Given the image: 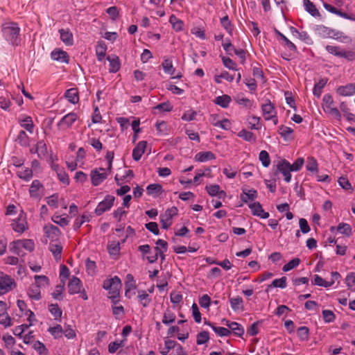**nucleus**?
<instances>
[{
	"instance_id": "f257e3e1",
	"label": "nucleus",
	"mask_w": 355,
	"mask_h": 355,
	"mask_svg": "<svg viewBox=\"0 0 355 355\" xmlns=\"http://www.w3.org/2000/svg\"><path fill=\"white\" fill-rule=\"evenodd\" d=\"M1 33L6 42L12 46H17L20 44V27L15 21H6L1 25Z\"/></svg>"
},
{
	"instance_id": "f03ea898",
	"label": "nucleus",
	"mask_w": 355,
	"mask_h": 355,
	"mask_svg": "<svg viewBox=\"0 0 355 355\" xmlns=\"http://www.w3.org/2000/svg\"><path fill=\"white\" fill-rule=\"evenodd\" d=\"M23 249L28 252H33L35 250V243L32 239H18L13 241L9 244L10 251L19 256L22 261H24L26 253Z\"/></svg>"
},
{
	"instance_id": "7ed1b4c3",
	"label": "nucleus",
	"mask_w": 355,
	"mask_h": 355,
	"mask_svg": "<svg viewBox=\"0 0 355 355\" xmlns=\"http://www.w3.org/2000/svg\"><path fill=\"white\" fill-rule=\"evenodd\" d=\"M103 288L109 291V297L112 300L114 304L119 302L120 289L121 288V281L117 276H114L103 282Z\"/></svg>"
},
{
	"instance_id": "20e7f679",
	"label": "nucleus",
	"mask_w": 355,
	"mask_h": 355,
	"mask_svg": "<svg viewBox=\"0 0 355 355\" xmlns=\"http://www.w3.org/2000/svg\"><path fill=\"white\" fill-rule=\"evenodd\" d=\"M334 99L331 94H326L322 98V108L326 113H328L336 119H340L341 114L338 108L334 107Z\"/></svg>"
},
{
	"instance_id": "39448f33",
	"label": "nucleus",
	"mask_w": 355,
	"mask_h": 355,
	"mask_svg": "<svg viewBox=\"0 0 355 355\" xmlns=\"http://www.w3.org/2000/svg\"><path fill=\"white\" fill-rule=\"evenodd\" d=\"M15 286L14 279L2 272H0V296L12 291Z\"/></svg>"
},
{
	"instance_id": "423d86ee",
	"label": "nucleus",
	"mask_w": 355,
	"mask_h": 355,
	"mask_svg": "<svg viewBox=\"0 0 355 355\" xmlns=\"http://www.w3.org/2000/svg\"><path fill=\"white\" fill-rule=\"evenodd\" d=\"M328 53L339 58H344L348 60H352L355 58V53L350 51H345L339 46L327 45L325 47Z\"/></svg>"
},
{
	"instance_id": "0eeeda50",
	"label": "nucleus",
	"mask_w": 355,
	"mask_h": 355,
	"mask_svg": "<svg viewBox=\"0 0 355 355\" xmlns=\"http://www.w3.org/2000/svg\"><path fill=\"white\" fill-rule=\"evenodd\" d=\"M78 116L75 112H69L64 115L57 123V127L60 130L64 131L70 128L76 121Z\"/></svg>"
},
{
	"instance_id": "6e6552de",
	"label": "nucleus",
	"mask_w": 355,
	"mask_h": 355,
	"mask_svg": "<svg viewBox=\"0 0 355 355\" xmlns=\"http://www.w3.org/2000/svg\"><path fill=\"white\" fill-rule=\"evenodd\" d=\"M313 31L315 35L323 38H334L338 40L340 37L338 36L339 33L335 32V31L324 26V25H316L313 28Z\"/></svg>"
},
{
	"instance_id": "1a4fd4ad",
	"label": "nucleus",
	"mask_w": 355,
	"mask_h": 355,
	"mask_svg": "<svg viewBox=\"0 0 355 355\" xmlns=\"http://www.w3.org/2000/svg\"><path fill=\"white\" fill-rule=\"evenodd\" d=\"M115 198L111 195H107L104 200L100 202L95 209V214L97 216H101L105 211L110 210L113 206Z\"/></svg>"
},
{
	"instance_id": "9d476101",
	"label": "nucleus",
	"mask_w": 355,
	"mask_h": 355,
	"mask_svg": "<svg viewBox=\"0 0 355 355\" xmlns=\"http://www.w3.org/2000/svg\"><path fill=\"white\" fill-rule=\"evenodd\" d=\"M90 175L92 185L96 187L107 178L108 173L105 168H99L92 170Z\"/></svg>"
},
{
	"instance_id": "9b49d317",
	"label": "nucleus",
	"mask_w": 355,
	"mask_h": 355,
	"mask_svg": "<svg viewBox=\"0 0 355 355\" xmlns=\"http://www.w3.org/2000/svg\"><path fill=\"white\" fill-rule=\"evenodd\" d=\"M277 168L284 177V181L290 182L291 180V172L293 171L291 164L286 159L279 161Z\"/></svg>"
},
{
	"instance_id": "f8f14e48",
	"label": "nucleus",
	"mask_w": 355,
	"mask_h": 355,
	"mask_svg": "<svg viewBox=\"0 0 355 355\" xmlns=\"http://www.w3.org/2000/svg\"><path fill=\"white\" fill-rule=\"evenodd\" d=\"M43 191L42 184L38 180H33L29 189L30 196L35 199H40L43 196Z\"/></svg>"
},
{
	"instance_id": "ddd939ff",
	"label": "nucleus",
	"mask_w": 355,
	"mask_h": 355,
	"mask_svg": "<svg viewBox=\"0 0 355 355\" xmlns=\"http://www.w3.org/2000/svg\"><path fill=\"white\" fill-rule=\"evenodd\" d=\"M261 110L263 116L266 121L272 119V116L277 114L274 105L268 99L266 100L265 103L262 104Z\"/></svg>"
},
{
	"instance_id": "4468645a",
	"label": "nucleus",
	"mask_w": 355,
	"mask_h": 355,
	"mask_svg": "<svg viewBox=\"0 0 355 355\" xmlns=\"http://www.w3.org/2000/svg\"><path fill=\"white\" fill-rule=\"evenodd\" d=\"M12 230L18 233H23L27 228V223L22 214H19L17 219L11 223Z\"/></svg>"
},
{
	"instance_id": "2eb2a0df",
	"label": "nucleus",
	"mask_w": 355,
	"mask_h": 355,
	"mask_svg": "<svg viewBox=\"0 0 355 355\" xmlns=\"http://www.w3.org/2000/svg\"><path fill=\"white\" fill-rule=\"evenodd\" d=\"M249 208L251 209L252 214L256 216H259L261 218H268L269 217V213L266 212L262 208L261 205L259 202H254L248 205Z\"/></svg>"
},
{
	"instance_id": "dca6fc26",
	"label": "nucleus",
	"mask_w": 355,
	"mask_h": 355,
	"mask_svg": "<svg viewBox=\"0 0 355 355\" xmlns=\"http://www.w3.org/2000/svg\"><path fill=\"white\" fill-rule=\"evenodd\" d=\"M44 231L46 236L49 239H51V241H59L58 238L61 234V232L58 227L51 224H48L44 226Z\"/></svg>"
},
{
	"instance_id": "f3484780",
	"label": "nucleus",
	"mask_w": 355,
	"mask_h": 355,
	"mask_svg": "<svg viewBox=\"0 0 355 355\" xmlns=\"http://www.w3.org/2000/svg\"><path fill=\"white\" fill-rule=\"evenodd\" d=\"M17 121L20 126L26 130L30 134L33 133L35 125L31 116H21L18 119Z\"/></svg>"
},
{
	"instance_id": "a211bd4d",
	"label": "nucleus",
	"mask_w": 355,
	"mask_h": 355,
	"mask_svg": "<svg viewBox=\"0 0 355 355\" xmlns=\"http://www.w3.org/2000/svg\"><path fill=\"white\" fill-rule=\"evenodd\" d=\"M49 249L52 252L55 260H60L62 251V245L60 241H51Z\"/></svg>"
},
{
	"instance_id": "6ab92c4d",
	"label": "nucleus",
	"mask_w": 355,
	"mask_h": 355,
	"mask_svg": "<svg viewBox=\"0 0 355 355\" xmlns=\"http://www.w3.org/2000/svg\"><path fill=\"white\" fill-rule=\"evenodd\" d=\"M51 58L53 60L68 64L69 57L68 53L61 49H55L51 53Z\"/></svg>"
},
{
	"instance_id": "aec40b11",
	"label": "nucleus",
	"mask_w": 355,
	"mask_h": 355,
	"mask_svg": "<svg viewBox=\"0 0 355 355\" xmlns=\"http://www.w3.org/2000/svg\"><path fill=\"white\" fill-rule=\"evenodd\" d=\"M291 33L292 35L297 38H299L301 41L304 42L307 44H312L313 43L312 39L309 36V35L306 31L300 32L297 28L294 27H291L290 28Z\"/></svg>"
},
{
	"instance_id": "412c9836",
	"label": "nucleus",
	"mask_w": 355,
	"mask_h": 355,
	"mask_svg": "<svg viewBox=\"0 0 355 355\" xmlns=\"http://www.w3.org/2000/svg\"><path fill=\"white\" fill-rule=\"evenodd\" d=\"M146 146L147 142L146 141H141L137 144L132 150V158L134 160L139 161L141 159L145 152Z\"/></svg>"
},
{
	"instance_id": "4be33fe9",
	"label": "nucleus",
	"mask_w": 355,
	"mask_h": 355,
	"mask_svg": "<svg viewBox=\"0 0 355 355\" xmlns=\"http://www.w3.org/2000/svg\"><path fill=\"white\" fill-rule=\"evenodd\" d=\"M82 284L79 278L73 277L68 284V289L70 295L76 294L80 292Z\"/></svg>"
},
{
	"instance_id": "5701e85b",
	"label": "nucleus",
	"mask_w": 355,
	"mask_h": 355,
	"mask_svg": "<svg viewBox=\"0 0 355 355\" xmlns=\"http://www.w3.org/2000/svg\"><path fill=\"white\" fill-rule=\"evenodd\" d=\"M336 92L343 96H353L355 94V85L347 84L345 86H340L337 88Z\"/></svg>"
},
{
	"instance_id": "b1692460",
	"label": "nucleus",
	"mask_w": 355,
	"mask_h": 355,
	"mask_svg": "<svg viewBox=\"0 0 355 355\" xmlns=\"http://www.w3.org/2000/svg\"><path fill=\"white\" fill-rule=\"evenodd\" d=\"M155 254L153 255H148L146 257V259L150 263H155L157 261L158 257H160L161 258V262L163 263V261L165 260V252L166 251H164V250H162L159 247L156 246L154 248Z\"/></svg>"
},
{
	"instance_id": "393cba45",
	"label": "nucleus",
	"mask_w": 355,
	"mask_h": 355,
	"mask_svg": "<svg viewBox=\"0 0 355 355\" xmlns=\"http://www.w3.org/2000/svg\"><path fill=\"white\" fill-rule=\"evenodd\" d=\"M60 34V40L65 45L71 46L73 44V35L69 29L59 30Z\"/></svg>"
},
{
	"instance_id": "a878e982",
	"label": "nucleus",
	"mask_w": 355,
	"mask_h": 355,
	"mask_svg": "<svg viewBox=\"0 0 355 355\" xmlns=\"http://www.w3.org/2000/svg\"><path fill=\"white\" fill-rule=\"evenodd\" d=\"M257 198V191L255 189H243L241 194V200L247 203L248 201H252Z\"/></svg>"
},
{
	"instance_id": "bb28decb",
	"label": "nucleus",
	"mask_w": 355,
	"mask_h": 355,
	"mask_svg": "<svg viewBox=\"0 0 355 355\" xmlns=\"http://www.w3.org/2000/svg\"><path fill=\"white\" fill-rule=\"evenodd\" d=\"M65 98L72 104H76L79 101L78 90L77 88H71L66 91Z\"/></svg>"
},
{
	"instance_id": "cd10ccee",
	"label": "nucleus",
	"mask_w": 355,
	"mask_h": 355,
	"mask_svg": "<svg viewBox=\"0 0 355 355\" xmlns=\"http://www.w3.org/2000/svg\"><path fill=\"white\" fill-rule=\"evenodd\" d=\"M231 308L234 311H243V300L241 297L237 296L230 299Z\"/></svg>"
},
{
	"instance_id": "c85d7f7f",
	"label": "nucleus",
	"mask_w": 355,
	"mask_h": 355,
	"mask_svg": "<svg viewBox=\"0 0 355 355\" xmlns=\"http://www.w3.org/2000/svg\"><path fill=\"white\" fill-rule=\"evenodd\" d=\"M231 101L232 98L229 95L224 94L216 97L214 103L223 108H227L228 107Z\"/></svg>"
},
{
	"instance_id": "c756f323",
	"label": "nucleus",
	"mask_w": 355,
	"mask_h": 355,
	"mask_svg": "<svg viewBox=\"0 0 355 355\" xmlns=\"http://www.w3.org/2000/svg\"><path fill=\"white\" fill-rule=\"evenodd\" d=\"M206 190L211 196L218 195L219 198H224L226 196V193L224 191H220V187L218 184L207 186Z\"/></svg>"
},
{
	"instance_id": "7c9ffc66",
	"label": "nucleus",
	"mask_w": 355,
	"mask_h": 355,
	"mask_svg": "<svg viewBox=\"0 0 355 355\" xmlns=\"http://www.w3.org/2000/svg\"><path fill=\"white\" fill-rule=\"evenodd\" d=\"M28 297L34 300H39L41 298L40 288L37 285L32 284L28 289Z\"/></svg>"
},
{
	"instance_id": "2f4dec72",
	"label": "nucleus",
	"mask_w": 355,
	"mask_h": 355,
	"mask_svg": "<svg viewBox=\"0 0 355 355\" xmlns=\"http://www.w3.org/2000/svg\"><path fill=\"white\" fill-rule=\"evenodd\" d=\"M214 159H215V155L211 151L199 152L196 155V159L200 162H205Z\"/></svg>"
},
{
	"instance_id": "473e14b6",
	"label": "nucleus",
	"mask_w": 355,
	"mask_h": 355,
	"mask_svg": "<svg viewBox=\"0 0 355 355\" xmlns=\"http://www.w3.org/2000/svg\"><path fill=\"white\" fill-rule=\"evenodd\" d=\"M17 175L20 179L28 182L33 178V171L29 168H21L17 172Z\"/></svg>"
},
{
	"instance_id": "72a5a7b5",
	"label": "nucleus",
	"mask_w": 355,
	"mask_h": 355,
	"mask_svg": "<svg viewBox=\"0 0 355 355\" xmlns=\"http://www.w3.org/2000/svg\"><path fill=\"white\" fill-rule=\"evenodd\" d=\"M327 83V78H321L316 84H315L313 89V95L319 98L322 94V89L324 87Z\"/></svg>"
},
{
	"instance_id": "f704fd0d",
	"label": "nucleus",
	"mask_w": 355,
	"mask_h": 355,
	"mask_svg": "<svg viewBox=\"0 0 355 355\" xmlns=\"http://www.w3.org/2000/svg\"><path fill=\"white\" fill-rule=\"evenodd\" d=\"M137 298L143 307L148 306L152 300L151 297L145 291H139Z\"/></svg>"
},
{
	"instance_id": "c9c22d12",
	"label": "nucleus",
	"mask_w": 355,
	"mask_h": 355,
	"mask_svg": "<svg viewBox=\"0 0 355 355\" xmlns=\"http://www.w3.org/2000/svg\"><path fill=\"white\" fill-rule=\"evenodd\" d=\"M305 10L312 16L317 17L320 15V12L315 8V5L310 0H303Z\"/></svg>"
},
{
	"instance_id": "e433bc0d",
	"label": "nucleus",
	"mask_w": 355,
	"mask_h": 355,
	"mask_svg": "<svg viewBox=\"0 0 355 355\" xmlns=\"http://www.w3.org/2000/svg\"><path fill=\"white\" fill-rule=\"evenodd\" d=\"M107 46L103 42H99L96 47V55L98 61H102L106 54Z\"/></svg>"
},
{
	"instance_id": "4c0bfd02",
	"label": "nucleus",
	"mask_w": 355,
	"mask_h": 355,
	"mask_svg": "<svg viewBox=\"0 0 355 355\" xmlns=\"http://www.w3.org/2000/svg\"><path fill=\"white\" fill-rule=\"evenodd\" d=\"M293 132V130L290 127L281 125L279 128V133L286 140L293 139V137H292Z\"/></svg>"
},
{
	"instance_id": "58836bf2",
	"label": "nucleus",
	"mask_w": 355,
	"mask_h": 355,
	"mask_svg": "<svg viewBox=\"0 0 355 355\" xmlns=\"http://www.w3.org/2000/svg\"><path fill=\"white\" fill-rule=\"evenodd\" d=\"M162 67L166 73L173 75L175 69L173 66V61L170 58H166L162 62Z\"/></svg>"
},
{
	"instance_id": "ea45409f",
	"label": "nucleus",
	"mask_w": 355,
	"mask_h": 355,
	"mask_svg": "<svg viewBox=\"0 0 355 355\" xmlns=\"http://www.w3.org/2000/svg\"><path fill=\"white\" fill-rule=\"evenodd\" d=\"M287 278L286 277H282L279 279H275L272 281V284L268 285L267 291L270 288L278 287L281 288H285L287 286L286 284Z\"/></svg>"
},
{
	"instance_id": "a19ab883",
	"label": "nucleus",
	"mask_w": 355,
	"mask_h": 355,
	"mask_svg": "<svg viewBox=\"0 0 355 355\" xmlns=\"http://www.w3.org/2000/svg\"><path fill=\"white\" fill-rule=\"evenodd\" d=\"M313 284L328 288L334 284V281H325L320 276L315 275L314 276Z\"/></svg>"
},
{
	"instance_id": "79ce46f5",
	"label": "nucleus",
	"mask_w": 355,
	"mask_h": 355,
	"mask_svg": "<svg viewBox=\"0 0 355 355\" xmlns=\"http://www.w3.org/2000/svg\"><path fill=\"white\" fill-rule=\"evenodd\" d=\"M306 168V170L309 172L317 173L318 171V164L317 160L313 157H309L307 159Z\"/></svg>"
},
{
	"instance_id": "37998d69",
	"label": "nucleus",
	"mask_w": 355,
	"mask_h": 355,
	"mask_svg": "<svg viewBox=\"0 0 355 355\" xmlns=\"http://www.w3.org/2000/svg\"><path fill=\"white\" fill-rule=\"evenodd\" d=\"M238 136L247 141H255L256 140V137L254 133L245 129L241 130L238 133Z\"/></svg>"
},
{
	"instance_id": "c03bdc74",
	"label": "nucleus",
	"mask_w": 355,
	"mask_h": 355,
	"mask_svg": "<svg viewBox=\"0 0 355 355\" xmlns=\"http://www.w3.org/2000/svg\"><path fill=\"white\" fill-rule=\"evenodd\" d=\"M275 33L284 42V45L288 47V49L293 51H297L296 46L291 42L284 34L279 32L278 30L275 29Z\"/></svg>"
},
{
	"instance_id": "a18cd8bd",
	"label": "nucleus",
	"mask_w": 355,
	"mask_h": 355,
	"mask_svg": "<svg viewBox=\"0 0 355 355\" xmlns=\"http://www.w3.org/2000/svg\"><path fill=\"white\" fill-rule=\"evenodd\" d=\"M107 60L110 62V71L116 73L120 69V62L118 57L110 58L108 57Z\"/></svg>"
},
{
	"instance_id": "49530a36",
	"label": "nucleus",
	"mask_w": 355,
	"mask_h": 355,
	"mask_svg": "<svg viewBox=\"0 0 355 355\" xmlns=\"http://www.w3.org/2000/svg\"><path fill=\"white\" fill-rule=\"evenodd\" d=\"M156 130L159 135H167L168 134V125L166 122L157 121L155 124Z\"/></svg>"
},
{
	"instance_id": "de8ad7c7",
	"label": "nucleus",
	"mask_w": 355,
	"mask_h": 355,
	"mask_svg": "<svg viewBox=\"0 0 355 355\" xmlns=\"http://www.w3.org/2000/svg\"><path fill=\"white\" fill-rule=\"evenodd\" d=\"M16 141L22 146H26L29 143V137L24 130H20Z\"/></svg>"
},
{
	"instance_id": "09e8293b",
	"label": "nucleus",
	"mask_w": 355,
	"mask_h": 355,
	"mask_svg": "<svg viewBox=\"0 0 355 355\" xmlns=\"http://www.w3.org/2000/svg\"><path fill=\"white\" fill-rule=\"evenodd\" d=\"M162 187L159 184H150L146 187L147 193L150 196H155L161 193Z\"/></svg>"
},
{
	"instance_id": "8fccbe9b",
	"label": "nucleus",
	"mask_w": 355,
	"mask_h": 355,
	"mask_svg": "<svg viewBox=\"0 0 355 355\" xmlns=\"http://www.w3.org/2000/svg\"><path fill=\"white\" fill-rule=\"evenodd\" d=\"M220 57H221L223 64L226 68H227L230 70L238 71V69L236 67L237 64L234 61H233L231 58L225 57V56H220Z\"/></svg>"
},
{
	"instance_id": "3c124183",
	"label": "nucleus",
	"mask_w": 355,
	"mask_h": 355,
	"mask_svg": "<svg viewBox=\"0 0 355 355\" xmlns=\"http://www.w3.org/2000/svg\"><path fill=\"white\" fill-rule=\"evenodd\" d=\"M345 283L349 290L352 291H355V272H352L347 275Z\"/></svg>"
},
{
	"instance_id": "603ef678",
	"label": "nucleus",
	"mask_w": 355,
	"mask_h": 355,
	"mask_svg": "<svg viewBox=\"0 0 355 355\" xmlns=\"http://www.w3.org/2000/svg\"><path fill=\"white\" fill-rule=\"evenodd\" d=\"M337 231L340 234H345L347 236H349L352 234V228L351 226L345 223H339L337 227Z\"/></svg>"
},
{
	"instance_id": "864d4df0",
	"label": "nucleus",
	"mask_w": 355,
	"mask_h": 355,
	"mask_svg": "<svg viewBox=\"0 0 355 355\" xmlns=\"http://www.w3.org/2000/svg\"><path fill=\"white\" fill-rule=\"evenodd\" d=\"M230 330L238 337H242L245 332V329L242 325L236 322H234V324H232V327Z\"/></svg>"
},
{
	"instance_id": "5fc2aeb1",
	"label": "nucleus",
	"mask_w": 355,
	"mask_h": 355,
	"mask_svg": "<svg viewBox=\"0 0 355 355\" xmlns=\"http://www.w3.org/2000/svg\"><path fill=\"white\" fill-rule=\"evenodd\" d=\"M164 349L161 350L160 353L162 355H168L169 351L177 346V343L173 340L168 339L164 341Z\"/></svg>"
},
{
	"instance_id": "6e6d98bb",
	"label": "nucleus",
	"mask_w": 355,
	"mask_h": 355,
	"mask_svg": "<svg viewBox=\"0 0 355 355\" xmlns=\"http://www.w3.org/2000/svg\"><path fill=\"white\" fill-rule=\"evenodd\" d=\"M259 159L264 167H268L270 164V155L266 150H263L259 153Z\"/></svg>"
},
{
	"instance_id": "4d7b16f0",
	"label": "nucleus",
	"mask_w": 355,
	"mask_h": 355,
	"mask_svg": "<svg viewBox=\"0 0 355 355\" xmlns=\"http://www.w3.org/2000/svg\"><path fill=\"white\" fill-rule=\"evenodd\" d=\"M209 340V332L206 331H201L197 335L196 343L201 345L207 343Z\"/></svg>"
},
{
	"instance_id": "13d9d810",
	"label": "nucleus",
	"mask_w": 355,
	"mask_h": 355,
	"mask_svg": "<svg viewBox=\"0 0 355 355\" xmlns=\"http://www.w3.org/2000/svg\"><path fill=\"white\" fill-rule=\"evenodd\" d=\"M49 311L54 316L55 320L60 318L62 316V311L57 304H50L49 306Z\"/></svg>"
},
{
	"instance_id": "bf43d9fd",
	"label": "nucleus",
	"mask_w": 355,
	"mask_h": 355,
	"mask_svg": "<svg viewBox=\"0 0 355 355\" xmlns=\"http://www.w3.org/2000/svg\"><path fill=\"white\" fill-rule=\"evenodd\" d=\"M300 263V259L299 258H294L291 260L288 263L285 264L283 266V271L288 272L291 270L292 269L296 268Z\"/></svg>"
},
{
	"instance_id": "052dcab7",
	"label": "nucleus",
	"mask_w": 355,
	"mask_h": 355,
	"mask_svg": "<svg viewBox=\"0 0 355 355\" xmlns=\"http://www.w3.org/2000/svg\"><path fill=\"white\" fill-rule=\"evenodd\" d=\"M175 318V315L168 310L163 315L162 322L166 325H168L169 324L174 322Z\"/></svg>"
},
{
	"instance_id": "680f3d73",
	"label": "nucleus",
	"mask_w": 355,
	"mask_h": 355,
	"mask_svg": "<svg viewBox=\"0 0 355 355\" xmlns=\"http://www.w3.org/2000/svg\"><path fill=\"white\" fill-rule=\"evenodd\" d=\"M52 221L61 227H65L68 225L69 220L67 217H63L60 215H55L52 217Z\"/></svg>"
},
{
	"instance_id": "e2e57ef3",
	"label": "nucleus",
	"mask_w": 355,
	"mask_h": 355,
	"mask_svg": "<svg viewBox=\"0 0 355 355\" xmlns=\"http://www.w3.org/2000/svg\"><path fill=\"white\" fill-rule=\"evenodd\" d=\"M36 152L39 156H45L47 153V148L43 140L39 141L36 145Z\"/></svg>"
},
{
	"instance_id": "0e129e2a",
	"label": "nucleus",
	"mask_w": 355,
	"mask_h": 355,
	"mask_svg": "<svg viewBox=\"0 0 355 355\" xmlns=\"http://www.w3.org/2000/svg\"><path fill=\"white\" fill-rule=\"evenodd\" d=\"M49 331L55 338H61L63 334V329L60 324H58L53 327H50L49 329Z\"/></svg>"
},
{
	"instance_id": "69168bd1",
	"label": "nucleus",
	"mask_w": 355,
	"mask_h": 355,
	"mask_svg": "<svg viewBox=\"0 0 355 355\" xmlns=\"http://www.w3.org/2000/svg\"><path fill=\"white\" fill-rule=\"evenodd\" d=\"M309 329L305 326H302L297 329V336L301 340H307L309 338Z\"/></svg>"
},
{
	"instance_id": "338daca9",
	"label": "nucleus",
	"mask_w": 355,
	"mask_h": 355,
	"mask_svg": "<svg viewBox=\"0 0 355 355\" xmlns=\"http://www.w3.org/2000/svg\"><path fill=\"white\" fill-rule=\"evenodd\" d=\"M34 279L35 281V285H37L39 288L49 284V279L45 275H35Z\"/></svg>"
},
{
	"instance_id": "774afa93",
	"label": "nucleus",
	"mask_w": 355,
	"mask_h": 355,
	"mask_svg": "<svg viewBox=\"0 0 355 355\" xmlns=\"http://www.w3.org/2000/svg\"><path fill=\"white\" fill-rule=\"evenodd\" d=\"M322 317L324 322L329 323L334 321L336 319V315L334 312L331 310H323L322 311Z\"/></svg>"
}]
</instances>
